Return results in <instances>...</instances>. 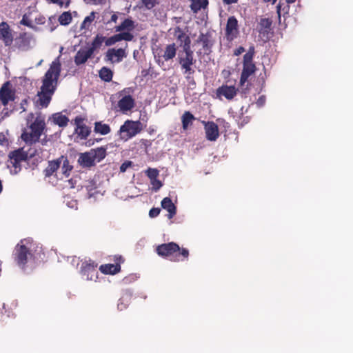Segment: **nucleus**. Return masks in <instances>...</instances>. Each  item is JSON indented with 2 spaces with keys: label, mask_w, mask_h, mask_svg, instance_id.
I'll use <instances>...</instances> for the list:
<instances>
[{
  "label": "nucleus",
  "mask_w": 353,
  "mask_h": 353,
  "mask_svg": "<svg viewBox=\"0 0 353 353\" xmlns=\"http://www.w3.org/2000/svg\"><path fill=\"white\" fill-rule=\"evenodd\" d=\"M60 71V63L57 59L54 60L43 77L41 91L38 92L35 101L37 106L46 108L48 105L55 90Z\"/></svg>",
  "instance_id": "obj_1"
},
{
  "label": "nucleus",
  "mask_w": 353,
  "mask_h": 353,
  "mask_svg": "<svg viewBox=\"0 0 353 353\" xmlns=\"http://www.w3.org/2000/svg\"><path fill=\"white\" fill-rule=\"evenodd\" d=\"M106 156V149L103 147H99L91 149L88 152L79 154L77 160L79 165L83 168H88L96 165L101 161Z\"/></svg>",
  "instance_id": "obj_2"
},
{
  "label": "nucleus",
  "mask_w": 353,
  "mask_h": 353,
  "mask_svg": "<svg viewBox=\"0 0 353 353\" xmlns=\"http://www.w3.org/2000/svg\"><path fill=\"white\" fill-rule=\"evenodd\" d=\"M32 243L27 239H23L16 246V261L19 266L23 267L26 264L33 265L34 256L32 253Z\"/></svg>",
  "instance_id": "obj_3"
},
{
  "label": "nucleus",
  "mask_w": 353,
  "mask_h": 353,
  "mask_svg": "<svg viewBox=\"0 0 353 353\" xmlns=\"http://www.w3.org/2000/svg\"><path fill=\"white\" fill-rule=\"evenodd\" d=\"M45 125L44 117L38 115L34 121L30 125V132H23L21 134V139L29 144L37 142L45 128Z\"/></svg>",
  "instance_id": "obj_4"
},
{
  "label": "nucleus",
  "mask_w": 353,
  "mask_h": 353,
  "mask_svg": "<svg viewBox=\"0 0 353 353\" xmlns=\"http://www.w3.org/2000/svg\"><path fill=\"white\" fill-rule=\"evenodd\" d=\"M142 130V124L139 121L127 120L120 127L117 135L121 141H127Z\"/></svg>",
  "instance_id": "obj_5"
},
{
  "label": "nucleus",
  "mask_w": 353,
  "mask_h": 353,
  "mask_svg": "<svg viewBox=\"0 0 353 353\" xmlns=\"http://www.w3.org/2000/svg\"><path fill=\"white\" fill-rule=\"evenodd\" d=\"M35 44V39L32 34L29 33H22L15 39L16 46L23 51H26L32 48Z\"/></svg>",
  "instance_id": "obj_6"
},
{
  "label": "nucleus",
  "mask_w": 353,
  "mask_h": 353,
  "mask_svg": "<svg viewBox=\"0 0 353 353\" xmlns=\"http://www.w3.org/2000/svg\"><path fill=\"white\" fill-rule=\"evenodd\" d=\"M14 100V92L11 89L10 82H6L0 88V103L6 106L10 101Z\"/></svg>",
  "instance_id": "obj_7"
},
{
  "label": "nucleus",
  "mask_w": 353,
  "mask_h": 353,
  "mask_svg": "<svg viewBox=\"0 0 353 353\" xmlns=\"http://www.w3.org/2000/svg\"><path fill=\"white\" fill-rule=\"evenodd\" d=\"M180 250L179 246L172 242L162 244L157 248V252L159 255L166 257H172L175 252H179Z\"/></svg>",
  "instance_id": "obj_8"
},
{
  "label": "nucleus",
  "mask_w": 353,
  "mask_h": 353,
  "mask_svg": "<svg viewBox=\"0 0 353 353\" xmlns=\"http://www.w3.org/2000/svg\"><path fill=\"white\" fill-rule=\"evenodd\" d=\"M126 57L125 49L123 48H110L105 54V59L112 63L121 62Z\"/></svg>",
  "instance_id": "obj_9"
},
{
  "label": "nucleus",
  "mask_w": 353,
  "mask_h": 353,
  "mask_svg": "<svg viewBox=\"0 0 353 353\" xmlns=\"http://www.w3.org/2000/svg\"><path fill=\"white\" fill-rule=\"evenodd\" d=\"M239 33L238 21L234 17H230L227 21L225 34L228 40H233Z\"/></svg>",
  "instance_id": "obj_10"
},
{
  "label": "nucleus",
  "mask_w": 353,
  "mask_h": 353,
  "mask_svg": "<svg viewBox=\"0 0 353 353\" xmlns=\"http://www.w3.org/2000/svg\"><path fill=\"white\" fill-rule=\"evenodd\" d=\"M176 54V48L174 43L167 45L163 50V54L161 56H159L157 58V62L160 66L163 65V61L162 59L167 61L172 59Z\"/></svg>",
  "instance_id": "obj_11"
},
{
  "label": "nucleus",
  "mask_w": 353,
  "mask_h": 353,
  "mask_svg": "<svg viewBox=\"0 0 353 353\" xmlns=\"http://www.w3.org/2000/svg\"><path fill=\"white\" fill-rule=\"evenodd\" d=\"M121 99L118 101V107L119 110L125 113L131 110L134 106V100L130 95H123V92L120 93Z\"/></svg>",
  "instance_id": "obj_12"
},
{
  "label": "nucleus",
  "mask_w": 353,
  "mask_h": 353,
  "mask_svg": "<svg viewBox=\"0 0 353 353\" xmlns=\"http://www.w3.org/2000/svg\"><path fill=\"white\" fill-rule=\"evenodd\" d=\"M203 123L207 139L210 141H216L219 136L218 125L214 122L203 121Z\"/></svg>",
  "instance_id": "obj_13"
},
{
  "label": "nucleus",
  "mask_w": 353,
  "mask_h": 353,
  "mask_svg": "<svg viewBox=\"0 0 353 353\" xmlns=\"http://www.w3.org/2000/svg\"><path fill=\"white\" fill-rule=\"evenodd\" d=\"M97 265L94 263L84 262L82 263L81 269L83 276H86L87 280L95 281L97 278V272L95 269Z\"/></svg>",
  "instance_id": "obj_14"
},
{
  "label": "nucleus",
  "mask_w": 353,
  "mask_h": 353,
  "mask_svg": "<svg viewBox=\"0 0 353 353\" xmlns=\"http://www.w3.org/2000/svg\"><path fill=\"white\" fill-rule=\"evenodd\" d=\"M74 124L76 134L81 139H85L90 133V129L83 123V120L80 117L75 118Z\"/></svg>",
  "instance_id": "obj_15"
},
{
  "label": "nucleus",
  "mask_w": 353,
  "mask_h": 353,
  "mask_svg": "<svg viewBox=\"0 0 353 353\" xmlns=\"http://www.w3.org/2000/svg\"><path fill=\"white\" fill-rule=\"evenodd\" d=\"M0 40L3 41L6 46H10L13 42L11 30L5 22L0 23Z\"/></svg>",
  "instance_id": "obj_16"
},
{
  "label": "nucleus",
  "mask_w": 353,
  "mask_h": 353,
  "mask_svg": "<svg viewBox=\"0 0 353 353\" xmlns=\"http://www.w3.org/2000/svg\"><path fill=\"white\" fill-rule=\"evenodd\" d=\"M73 167L70 164L69 160L65 156L59 157V179L67 178L69 176Z\"/></svg>",
  "instance_id": "obj_17"
},
{
  "label": "nucleus",
  "mask_w": 353,
  "mask_h": 353,
  "mask_svg": "<svg viewBox=\"0 0 353 353\" xmlns=\"http://www.w3.org/2000/svg\"><path fill=\"white\" fill-rule=\"evenodd\" d=\"M59 157L55 160L48 161V165L44 170L46 176H51L54 175L57 178L59 179Z\"/></svg>",
  "instance_id": "obj_18"
},
{
  "label": "nucleus",
  "mask_w": 353,
  "mask_h": 353,
  "mask_svg": "<svg viewBox=\"0 0 353 353\" xmlns=\"http://www.w3.org/2000/svg\"><path fill=\"white\" fill-rule=\"evenodd\" d=\"M93 52L92 50H90L88 47L81 48L76 54L74 57V62L77 65H81L87 61V60L91 57Z\"/></svg>",
  "instance_id": "obj_19"
},
{
  "label": "nucleus",
  "mask_w": 353,
  "mask_h": 353,
  "mask_svg": "<svg viewBox=\"0 0 353 353\" xmlns=\"http://www.w3.org/2000/svg\"><path fill=\"white\" fill-rule=\"evenodd\" d=\"M255 69L256 68L254 64H243V70L240 79L241 86H244L249 77L254 72Z\"/></svg>",
  "instance_id": "obj_20"
},
{
  "label": "nucleus",
  "mask_w": 353,
  "mask_h": 353,
  "mask_svg": "<svg viewBox=\"0 0 353 353\" xmlns=\"http://www.w3.org/2000/svg\"><path fill=\"white\" fill-rule=\"evenodd\" d=\"M217 94L230 100L236 94V89L232 85H223L218 89Z\"/></svg>",
  "instance_id": "obj_21"
},
{
  "label": "nucleus",
  "mask_w": 353,
  "mask_h": 353,
  "mask_svg": "<svg viewBox=\"0 0 353 353\" xmlns=\"http://www.w3.org/2000/svg\"><path fill=\"white\" fill-rule=\"evenodd\" d=\"M193 55H185V57H179V63L181 68L185 70V72L189 74L193 73L192 65L194 63Z\"/></svg>",
  "instance_id": "obj_22"
},
{
  "label": "nucleus",
  "mask_w": 353,
  "mask_h": 353,
  "mask_svg": "<svg viewBox=\"0 0 353 353\" xmlns=\"http://www.w3.org/2000/svg\"><path fill=\"white\" fill-rule=\"evenodd\" d=\"M161 207L168 212V218L172 219L176 214V207L169 197L164 198L161 201Z\"/></svg>",
  "instance_id": "obj_23"
},
{
  "label": "nucleus",
  "mask_w": 353,
  "mask_h": 353,
  "mask_svg": "<svg viewBox=\"0 0 353 353\" xmlns=\"http://www.w3.org/2000/svg\"><path fill=\"white\" fill-rule=\"evenodd\" d=\"M272 21L270 19H261L259 24V32L263 37L267 36L271 30Z\"/></svg>",
  "instance_id": "obj_24"
},
{
  "label": "nucleus",
  "mask_w": 353,
  "mask_h": 353,
  "mask_svg": "<svg viewBox=\"0 0 353 353\" xmlns=\"http://www.w3.org/2000/svg\"><path fill=\"white\" fill-rule=\"evenodd\" d=\"M190 7L194 13H197L203 9H205L208 5V0H190Z\"/></svg>",
  "instance_id": "obj_25"
},
{
  "label": "nucleus",
  "mask_w": 353,
  "mask_h": 353,
  "mask_svg": "<svg viewBox=\"0 0 353 353\" xmlns=\"http://www.w3.org/2000/svg\"><path fill=\"white\" fill-rule=\"evenodd\" d=\"M50 119H52L54 124L58 125L60 127L66 126L69 121L68 118L66 116L62 114L61 112H57L52 114Z\"/></svg>",
  "instance_id": "obj_26"
},
{
  "label": "nucleus",
  "mask_w": 353,
  "mask_h": 353,
  "mask_svg": "<svg viewBox=\"0 0 353 353\" xmlns=\"http://www.w3.org/2000/svg\"><path fill=\"white\" fill-rule=\"evenodd\" d=\"M28 153L23 150V149H19L11 152L9 155L10 159H16L17 161H19L21 163L26 161L28 159Z\"/></svg>",
  "instance_id": "obj_27"
},
{
  "label": "nucleus",
  "mask_w": 353,
  "mask_h": 353,
  "mask_svg": "<svg viewBox=\"0 0 353 353\" xmlns=\"http://www.w3.org/2000/svg\"><path fill=\"white\" fill-rule=\"evenodd\" d=\"M134 28V21L130 19H125L121 25L115 27L116 32L132 31Z\"/></svg>",
  "instance_id": "obj_28"
},
{
  "label": "nucleus",
  "mask_w": 353,
  "mask_h": 353,
  "mask_svg": "<svg viewBox=\"0 0 353 353\" xmlns=\"http://www.w3.org/2000/svg\"><path fill=\"white\" fill-rule=\"evenodd\" d=\"M120 265L119 264H106L100 267V270L104 274H114L120 271Z\"/></svg>",
  "instance_id": "obj_29"
},
{
  "label": "nucleus",
  "mask_w": 353,
  "mask_h": 353,
  "mask_svg": "<svg viewBox=\"0 0 353 353\" xmlns=\"http://www.w3.org/2000/svg\"><path fill=\"white\" fill-rule=\"evenodd\" d=\"M95 15H96L95 12H90V14L88 16H87L83 21V22L81 25V27H80L81 30H90L92 23L95 19Z\"/></svg>",
  "instance_id": "obj_30"
},
{
  "label": "nucleus",
  "mask_w": 353,
  "mask_h": 353,
  "mask_svg": "<svg viewBox=\"0 0 353 353\" xmlns=\"http://www.w3.org/2000/svg\"><path fill=\"white\" fill-rule=\"evenodd\" d=\"M94 132L102 135H105L110 132V128L107 124L102 123L101 122H96L94 123Z\"/></svg>",
  "instance_id": "obj_31"
},
{
  "label": "nucleus",
  "mask_w": 353,
  "mask_h": 353,
  "mask_svg": "<svg viewBox=\"0 0 353 353\" xmlns=\"http://www.w3.org/2000/svg\"><path fill=\"white\" fill-rule=\"evenodd\" d=\"M106 38L102 35L97 34L94 40L92 42V45L90 47H88L90 50H92V52L94 53V50L99 48L103 42H105Z\"/></svg>",
  "instance_id": "obj_32"
},
{
  "label": "nucleus",
  "mask_w": 353,
  "mask_h": 353,
  "mask_svg": "<svg viewBox=\"0 0 353 353\" xmlns=\"http://www.w3.org/2000/svg\"><path fill=\"white\" fill-rule=\"evenodd\" d=\"M193 120H194V117L193 114H192L190 112H185L181 117L183 128L186 130L188 126L192 124Z\"/></svg>",
  "instance_id": "obj_33"
},
{
  "label": "nucleus",
  "mask_w": 353,
  "mask_h": 353,
  "mask_svg": "<svg viewBox=\"0 0 353 353\" xmlns=\"http://www.w3.org/2000/svg\"><path fill=\"white\" fill-rule=\"evenodd\" d=\"M21 162L17 161L16 159H10L8 163V168L12 174H16L21 170Z\"/></svg>",
  "instance_id": "obj_34"
},
{
  "label": "nucleus",
  "mask_w": 353,
  "mask_h": 353,
  "mask_svg": "<svg viewBox=\"0 0 353 353\" xmlns=\"http://www.w3.org/2000/svg\"><path fill=\"white\" fill-rule=\"evenodd\" d=\"M72 14L70 12H63L59 17V22L61 25L68 26L72 21Z\"/></svg>",
  "instance_id": "obj_35"
},
{
  "label": "nucleus",
  "mask_w": 353,
  "mask_h": 353,
  "mask_svg": "<svg viewBox=\"0 0 353 353\" xmlns=\"http://www.w3.org/2000/svg\"><path fill=\"white\" fill-rule=\"evenodd\" d=\"M99 77L105 81H110L112 78V72L110 69L104 67L99 71Z\"/></svg>",
  "instance_id": "obj_36"
},
{
  "label": "nucleus",
  "mask_w": 353,
  "mask_h": 353,
  "mask_svg": "<svg viewBox=\"0 0 353 353\" xmlns=\"http://www.w3.org/2000/svg\"><path fill=\"white\" fill-rule=\"evenodd\" d=\"M254 54V47L250 48L248 52L243 56V64H254L252 62Z\"/></svg>",
  "instance_id": "obj_37"
},
{
  "label": "nucleus",
  "mask_w": 353,
  "mask_h": 353,
  "mask_svg": "<svg viewBox=\"0 0 353 353\" xmlns=\"http://www.w3.org/2000/svg\"><path fill=\"white\" fill-rule=\"evenodd\" d=\"M147 176L150 179V180H152L158 178L159 175V171L156 168H148L145 172Z\"/></svg>",
  "instance_id": "obj_38"
},
{
  "label": "nucleus",
  "mask_w": 353,
  "mask_h": 353,
  "mask_svg": "<svg viewBox=\"0 0 353 353\" xmlns=\"http://www.w3.org/2000/svg\"><path fill=\"white\" fill-rule=\"evenodd\" d=\"M183 51L185 55H193V52L190 49V39L188 37H186L183 41Z\"/></svg>",
  "instance_id": "obj_39"
},
{
  "label": "nucleus",
  "mask_w": 353,
  "mask_h": 353,
  "mask_svg": "<svg viewBox=\"0 0 353 353\" xmlns=\"http://www.w3.org/2000/svg\"><path fill=\"white\" fill-rule=\"evenodd\" d=\"M119 41H121V36L117 34L105 39V46H111Z\"/></svg>",
  "instance_id": "obj_40"
},
{
  "label": "nucleus",
  "mask_w": 353,
  "mask_h": 353,
  "mask_svg": "<svg viewBox=\"0 0 353 353\" xmlns=\"http://www.w3.org/2000/svg\"><path fill=\"white\" fill-rule=\"evenodd\" d=\"M128 298H129V296L125 295V296H122L120 299L119 303H118V308L120 310H123V309H125L126 307V305H128Z\"/></svg>",
  "instance_id": "obj_41"
},
{
  "label": "nucleus",
  "mask_w": 353,
  "mask_h": 353,
  "mask_svg": "<svg viewBox=\"0 0 353 353\" xmlns=\"http://www.w3.org/2000/svg\"><path fill=\"white\" fill-rule=\"evenodd\" d=\"M174 35L177 39L181 40V41L183 39H185L187 37L179 27L174 28Z\"/></svg>",
  "instance_id": "obj_42"
},
{
  "label": "nucleus",
  "mask_w": 353,
  "mask_h": 353,
  "mask_svg": "<svg viewBox=\"0 0 353 353\" xmlns=\"http://www.w3.org/2000/svg\"><path fill=\"white\" fill-rule=\"evenodd\" d=\"M9 145L7 134L3 132H0V146L6 148Z\"/></svg>",
  "instance_id": "obj_43"
},
{
  "label": "nucleus",
  "mask_w": 353,
  "mask_h": 353,
  "mask_svg": "<svg viewBox=\"0 0 353 353\" xmlns=\"http://www.w3.org/2000/svg\"><path fill=\"white\" fill-rule=\"evenodd\" d=\"M21 24L30 27L32 29H35V27L33 26L32 22L30 19H29L27 14H24L21 22Z\"/></svg>",
  "instance_id": "obj_44"
},
{
  "label": "nucleus",
  "mask_w": 353,
  "mask_h": 353,
  "mask_svg": "<svg viewBox=\"0 0 353 353\" xmlns=\"http://www.w3.org/2000/svg\"><path fill=\"white\" fill-rule=\"evenodd\" d=\"M130 31H122L119 33L121 36V41H131L133 39V35L130 32Z\"/></svg>",
  "instance_id": "obj_45"
},
{
  "label": "nucleus",
  "mask_w": 353,
  "mask_h": 353,
  "mask_svg": "<svg viewBox=\"0 0 353 353\" xmlns=\"http://www.w3.org/2000/svg\"><path fill=\"white\" fill-rule=\"evenodd\" d=\"M150 183L152 185V189L155 191L159 190L163 185L162 183L157 178L150 180Z\"/></svg>",
  "instance_id": "obj_46"
},
{
  "label": "nucleus",
  "mask_w": 353,
  "mask_h": 353,
  "mask_svg": "<svg viewBox=\"0 0 353 353\" xmlns=\"http://www.w3.org/2000/svg\"><path fill=\"white\" fill-rule=\"evenodd\" d=\"M142 2L145 8L150 10L155 6L157 0H142Z\"/></svg>",
  "instance_id": "obj_47"
},
{
  "label": "nucleus",
  "mask_w": 353,
  "mask_h": 353,
  "mask_svg": "<svg viewBox=\"0 0 353 353\" xmlns=\"http://www.w3.org/2000/svg\"><path fill=\"white\" fill-rule=\"evenodd\" d=\"M10 113L11 111H10L7 108H4L0 112V121L8 117L10 115Z\"/></svg>",
  "instance_id": "obj_48"
},
{
  "label": "nucleus",
  "mask_w": 353,
  "mask_h": 353,
  "mask_svg": "<svg viewBox=\"0 0 353 353\" xmlns=\"http://www.w3.org/2000/svg\"><path fill=\"white\" fill-rule=\"evenodd\" d=\"M50 1L53 3L58 4L61 7L65 5V7H68L70 3L69 0H50Z\"/></svg>",
  "instance_id": "obj_49"
},
{
  "label": "nucleus",
  "mask_w": 353,
  "mask_h": 353,
  "mask_svg": "<svg viewBox=\"0 0 353 353\" xmlns=\"http://www.w3.org/2000/svg\"><path fill=\"white\" fill-rule=\"evenodd\" d=\"M69 197L65 198L64 202L66 203V205L70 208H77V201L72 199L69 201Z\"/></svg>",
  "instance_id": "obj_50"
},
{
  "label": "nucleus",
  "mask_w": 353,
  "mask_h": 353,
  "mask_svg": "<svg viewBox=\"0 0 353 353\" xmlns=\"http://www.w3.org/2000/svg\"><path fill=\"white\" fill-rule=\"evenodd\" d=\"M131 165H132V162L131 161H125V162H124L123 163L121 164V165L120 167V171L121 172H124Z\"/></svg>",
  "instance_id": "obj_51"
},
{
  "label": "nucleus",
  "mask_w": 353,
  "mask_h": 353,
  "mask_svg": "<svg viewBox=\"0 0 353 353\" xmlns=\"http://www.w3.org/2000/svg\"><path fill=\"white\" fill-rule=\"evenodd\" d=\"M160 209L159 208H152L149 212V216L151 218H154L157 216L160 213Z\"/></svg>",
  "instance_id": "obj_52"
},
{
  "label": "nucleus",
  "mask_w": 353,
  "mask_h": 353,
  "mask_svg": "<svg viewBox=\"0 0 353 353\" xmlns=\"http://www.w3.org/2000/svg\"><path fill=\"white\" fill-rule=\"evenodd\" d=\"M85 1L94 5H102L105 3V0H85Z\"/></svg>",
  "instance_id": "obj_53"
},
{
  "label": "nucleus",
  "mask_w": 353,
  "mask_h": 353,
  "mask_svg": "<svg viewBox=\"0 0 353 353\" xmlns=\"http://www.w3.org/2000/svg\"><path fill=\"white\" fill-rule=\"evenodd\" d=\"M265 97L264 96H261L258 99L256 104L258 107H261L265 104Z\"/></svg>",
  "instance_id": "obj_54"
},
{
  "label": "nucleus",
  "mask_w": 353,
  "mask_h": 353,
  "mask_svg": "<svg viewBox=\"0 0 353 353\" xmlns=\"http://www.w3.org/2000/svg\"><path fill=\"white\" fill-rule=\"evenodd\" d=\"M34 21L37 24H43L45 23V17L43 16H39L35 18Z\"/></svg>",
  "instance_id": "obj_55"
},
{
  "label": "nucleus",
  "mask_w": 353,
  "mask_h": 353,
  "mask_svg": "<svg viewBox=\"0 0 353 353\" xmlns=\"http://www.w3.org/2000/svg\"><path fill=\"white\" fill-rule=\"evenodd\" d=\"M200 41L203 42V46L204 48H208V40L207 38H205L203 34L201 35Z\"/></svg>",
  "instance_id": "obj_56"
},
{
  "label": "nucleus",
  "mask_w": 353,
  "mask_h": 353,
  "mask_svg": "<svg viewBox=\"0 0 353 353\" xmlns=\"http://www.w3.org/2000/svg\"><path fill=\"white\" fill-rule=\"evenodd\" d=\"M179 254H181L184 258H187L188 256L189 252L188 250L186 249H182L181 252L179 253Z\"/></svg>",
  "instance_id": "obj_57"
},
{
  "label": "nucleus",
  "mask_w": 353,
  "mask_h": 353,
  "mask_svg": "<svg viewBox=\"0 0 353 353\" xmlns=\"http://www.w3.org/2000/svg\"><path fill=\"white\" fill-rule=\"evenodd\" d=\"M244 51H245L244 48H243V47H239L238 49H236V50L234 51V54H235L236 56H238V55L241 54V53H243Z\"/></svg>",
  "instance_id": "obj_58"
},
{
  "label": "nucleus",
  "mask_w": 353,
  "mask_h": 353,
  "mask_svg": "<svg viewBox=\"0 0 353 353\" xmlns=\"http://www.w3.org/2000/svg\"><path fill=\"white\" fill-rule=\"evenodd\" d=\"M118 19V16L116 13H114L112 17H111V19H110V21L112 22H114V23H116Z\"/></svg>",
  "instance_id": "obj_59"
},
{
  "label": "nucleus",
  "mask_w": 353,
  "mask_h": 353,
  "mask_svg": "<svg viewBox=\"0 0 353 353\" xmlns=\"http://www.w3.org/2000/svg\"><path fill=\"white\" fill-rule=\"evenodd\" d=\"M238 0H223V3L225 4H232L236 3Z\"/></svg>",
  "instance_id": "obj_60"
},
{
  "label": "nucleus",
  "mask_w": 353,
  "mask_h": 353,
  "mask_svg": "<svg viewBox=\"0 0 353 353\" xmlns=\"http://www.w3.org/2000/svg\"><path fill=\"white\" fill-rule=\"evenodd\" d=\"M26 103H27V101L26 99L22 101V102L21 103V108L23 109V111L26 110L24 106H25V104H26Z\"/></svg>",
  "instance_id": "obj_61"
},
{
  "label": "nucleus",
  "mask_w": 353,
  "mask_h": 353,
  "mask_svg": "<svg viewBox=\"0 0 353 353\" xmlns=\"http://www.w3.org/2000/svg\"><path fill=\"white\" fill-rule=\"evenodd\" d=\"M265 2H270V1H272V4H274L276 1V0H263Z\"/></svg>",
  "instance_id": "obj_62"
},
{
  "label": "nucleus",
  "mask_w": 353,
  "mask_h": 353,
  "mask_svg": "<svg viewBox=\"0 0 353 353\" xmlns=\"http://www.w3.org/2000/svg\"><path fill=\"white\" fill-rule=\"evenodd\" d=\"M287 3H292L295 2L296 0H285Z\"/></svg>",
  "instance_id": "obj_63"
},
{
  "label": "nucleus",
  "mask_w": 353,
  "mask_h": 353,
  "mask_svg": "<svg viewBox=\"0 0 353 353\" xmlns=\"http://www.w3.org/2000/svg\"><path fill=\"white\" fill-rule=\"evenodd\" d=\"M42 62H43V60H41V61H40L37 64V66H39V65H41V63H42Z\"/></svg>",
  "instance_id": "obj_64"
}]
</instances>
